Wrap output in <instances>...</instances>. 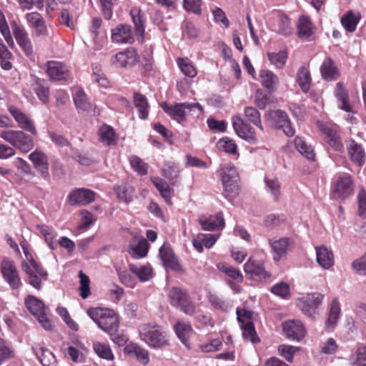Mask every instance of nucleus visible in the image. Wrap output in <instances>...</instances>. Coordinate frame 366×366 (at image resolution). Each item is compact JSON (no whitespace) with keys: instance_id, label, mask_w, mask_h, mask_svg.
I'll return each instance as SVG.
<instances>
[{"instance_id":"obj_31","label":"nucleus","mask_w":366,"mask_h":366,"mask_svg":"<svg viewBox=\"0 0 366 366\" xmlns=\"http://www.w3.org/2000/svg\"><path fill=\"white\" fill-rule=\"evenodd\" d=\"M174 332L180 341L189 347V340L193 333V330L189 323L179 320L174 326Z\"/></svg>"},{"instance_id":"obj_7","label":"nucleus","mask_w":366,"mask_h":366,"mask_svg":"<svg viewBox=\"0 0 366 366\" xmlns=\"http://www.w3.org/2000/svg\"><path fill=\"white\" fill-rule=\"evenodd\" d=\"M168 297L170 304L184 314L192 316L196 312V307L189 294L179 287H172Z\"/></svg>"},{"instance_id":"obj_33","label":"nucleus","mask_w":366,"mask_h":366,"mask_svg":"<svg viewBox=\"0 0 366 366\" xmlns=\"http://www.w3.org/2000/svg\"><path fill=\"white\" fill-rule=\"evenodd\" d=\"M31 86L40 101H41L44 104L49 102V87L46 85L44 80H42L36 76H33Z\"/></svg>"},{"instance_id":"obj_8","label":"nucleus","mask_w":366,"mask_h":366,"mask_svg":"<svg viewBox=\"0 0 366 366\" xmlns=\"http://www.w3.org/2000/svg\"><path fill=\"white\" fill-rule=\"evenodd\" d=\"M24 304L45 330H51L53 328L52 322L48 317L47 308L41 300L33 295H29L24 299Z\"/></svg>"},{"instance_id":"obj_9","label":"nucleus","mask_w":366,"mask_h":366,"mask_svg":"<svg viewBox=\"0 0 366 366\" xmlns=\"http://www.w3.org/2000/svg\"><path fill=\"white\" fill-rule=\"evenodd\" d=\"M236 313L237 320L241 325L243 338L253 344L259 342L260 341L259 338L257 337L254 324L252 322V312L245 309L237 308Z\"/></svg>"},{"instance_id":"obj_6","label":"nucleus","mask_w":366,"mask_h":366,"mask_svg":"<svg viewBox=\"0 0 366 366\" xmlns=\"http://www.w3.org/2000/svg\"><path fill=\"white\" fill-rule=\"evenodd\" d=\"M0 137L23 153L29 152L34 147L32 137L21 130H3Z\"/></svg>"},{"instance_id":"obj_34","label":"nucleus","mask_w":366,"mask_h":366,"mask_svg":"<svg viewBox=\"0 0 366 366\" xmlns=\"http://www.w3.org/2000/svg\"><path fill=\"white\" fill-rule=\"evenodd\" d=\"M295 146L297 150L307 159L315 161V153L312 145L308 144L304 138L296 137L294 140Z\"/></svg>"},{"instance_id":"obj_1","label":"nucleus","mask_w":366,"mask_h":366,"mask_svg":"<svg viewBox=\"0 0 366 366\" xmlns=\"http://www.w3.org/2000/svg\"><path fill=\"white\" fill-rule=\"evenodd\" d=\"M26 260L22 261V270L27 274L28 281L30 285L35 289L40 290L41 289V282L46 281L48 278V274L43 267L34 260L32 254L29 252L26 243H21Z\"/></svg>"},{"instance_id":"obj_12","label":"nucleus","mask_w":366,"mask_h":366,"mask_svg":"<svg viewBox=\"0 0 366 366\" xmlns=\"http://www.w3.org/2000/svg\"><path fill=\"white\" fill-rule=\"evenodd\" d=\"M232 127L235 133L242 139L250 144L257 142L254 128L247 123L239 115L232 117Z\"/></svg>"},{"instance_id":"obj_49","label":"nucleus","mask_w":366,"mask_h":366,"mask_svg":"<svg viewBox=\"0 0 366 366\" xmlns=\"http://www.w3.org/2000/svg\"><path fill=\"white\" fill-rule=\"evenodd\" d=\"M16 352L8 342L0 339V366L5 362L15 358Z\"/></svg>"},{"instance_id":"obj_25","label":"nucleus","mask_w":366,"mask_h":366,"mask_svg":"<svg viewBox=\"0 0 366 366\" xmlns=\"http://www.w3.org/2000/svg\"><path fill=\"white\" fill-rule=\"evenodd\" d=\"M159 256L164 267L176 271L181 269V266L169 244L164 243L159 248Z\"/></svg>"},{"instance_id":"obj_63","label":"nucleus","mask_w":366,"mask_h":366,"mask_svg":"<svg viewBox=\"0 0 366 366\" xmlns=\"http://www.w3.org/2000/svg\"><path fill=\"white\" fill-rule=\"evenodd\" d=\"M132 167L139 174L144 175L147 173L148 164L144 162L137 156H132L129 159Z\"/></svg>"},{"instance_id":"obj_27","label":"nucleus","mask_w":366,"mask_h":366,"mask_svg":"<svg viewBox=\"0 0 366 366\" xmlns=\"http://www.w3.org/2000/svg\"><path fill=\"white\" fill-rule=\"evenodd\" d=\"M112 40L117 44H131L134 37L128 25L121 24L112 30Z\"/></svg>"},{"instance_id":"obj_3","label":"nucleus","mask_w":366,"mask_h":366,"mask_svg":"<svg viewBox=\"0 0 366 366\" xmlns=\"http://www.w3.org/2000/svg\"><path fill=\"white\" fill-rule=\"evenodd\" d=\"M139 337L149 347L154 349L163 348L169 345L167 332L159 325L149 323L139 328Z\"/></svg>"},{"instance_id":"obj_21","label":"nucleus","mask_w":366,"mask_h":366,"mask_svg":"<svg viewBox=\"0 0 366 366\" xmlns=\"http://www.w3.org/2000/svg\"><path fill=\"white\" fill-rule=\"evenodd\" d=\"M353 191L352 181L350 175L340 176L334 186V196L344 199L348 197Z\"/></svg>"},{"instance_id":"obj_50","label":"nucleus","mask_w":366,"mask_h":366,"mask_svg":"<svg viewBox=\"0 0 366 366\" xmlns=\"http://www.w3.org/2000/svg\"><path fill=\"white\" fill-rule=\"evenodd\" d=\"M208 300L212 307L223 312H227L232 307L231 302L212 293L208 295Z\"/></svg>"},{"instance_id":"obj_2","label":"nucleus","mask_w":366,"mask_h":366,"mask_svg":"<svg viewBox=\"0 0 366 366\" xmlns=\"http://www.w3.org/2000/svg\"><path fill=\"white\" fill-rule=\"evenodd\" d=\"M86 313L100 329L110 336L117 332L119 321L114 310L108 308L92 307L87 310Z\"/></svg>"},{"instance_id":"obj_60","label":"nucleus","mask_w":366,"mask_h":366,"mask_svg":"<svg viewBox=\"0 0 366 366\" xmlns=\"http://www.w3.org/2000/svg\"><path fill=\"white\" fill-rule=\"evenodd\" d=\"M217 147L219 150L228 154H235L237 153V144L232 139L228 137L221 139L217 142Z\"/></svg>"},{"instance_id":"obj_29","label":"nucleus","mask_w":366,"mask_h":366,"mask_svg":"<svg viewBox=\"0 0 366 366\" xmlns=\"http://www.w3.org/2000/svg\"><path fill=\"white\" fill-rule=\"evenodd\" d=\"M315 250L319 265L325 269H330L335 263L333 252L324 245L316 247Z\"/></svg>"},{"instance_id":"obj_54","label":"nucleus","mask_w":366,"mask_h":366,"mask_svg":"<svg viewBox=\"0 0 366 366\" xmlns=\"http://www.w3.org/2000/svg\"><path fill=\"white\" fill-rule=\"evenodd\" d=\"M298 34L300 38H308L312 34V25L310 20L304 16L299 19Z\"/></svg>"},{"instance_id":"obj_42","label":"nucleus","mask_w":366,"mask_h":366,"mask_svg":"<svg viewBox=\"0 0 366 366\" xmlns=\"http://www.w3.org/2000/svg\"><path fill=\"white\" fill-rule=\"evenodd\" d=\"M270 245L275 254L274 259L277 261L285 255L290 247V239L288 238H282L278 240H270Z\"/></svg>"},{"instance_id":"obj_35","label":"nucleus","mask_w":366,"mask_h":366,"mask_svg":"<svg viewBox=\"0 0 366 366\" xmlns=\"http://www.w3.org/2000/svg\"><path fill=\"white\" fill-rule=\"evenodd\" d=\"M151 181L161 194L165 202L171 205L172 204V189L169 184L162 178L157 177H152Z\"/></svg>"},{"instance_id":"obj_36","label":"nucleus","mask_w":366,"mask_h":366,"mask_svg":"<svg viewBox=\"0 0 366 366\" xmlns=\"http://www.w3.org/2000/svg\"><path fill=\"white\" fill-rule=\"evenodd\" d=\"M334 94L339 102V108L345 112H350V105L348 102L349 97L343 83L338 82L336 84Z\"/></svg>"},{"instance_id":"obj_22","label":"nucleus","mask_w":366,"mask_h":366,"mask_svg":"<svg viewBox=\"0 0 366 366\" xmlns=\"http://www.w3.org/2000/svg\"><path fill=\"white\" fill-rule=\"evenodd\" d=\"M46 72L52 81L66 80L69 76L68 67L57 61H49L46 63Z\"/></svg>"},{"instance_id":"obj_37","label":"nucleus","mask_w":366,"mask_h":366,"mask_svg":"<svg viewBox=\"0 0 366 366\" xmlns=\"http://www.w3.org/2000/svg\"><path fill=\"white\" fill-rule=\"evenodd\" d=\"M124 350L128 354L134 355L138 361L143 365L147 364L149 361V352L136 343L129 344L125 347Z\"/></svg>"},{"instance_id":"obj_52","label":"nucleus","mask_w":366,"mask_h":366,"mask_svg":"<svg viewBox=\"0 0 366 366\" xmlns=\"http://www.w3.org/2000/svg\"><path fill=\"white\" fill-rule=\"evenodd\" d=\"M267 56L270 63L277 69L283 68L288 58L287 52L285 50L268 53Z\"/></svg>"},{"instance_id":"obj_45","label":"nucleus","mask_w":366,"mask_h":366,"mask_svg":"<svg viewBox=\"0 0 366 366\" xmlns=\"http://www.w3.org/2000/svg\"><path fill=\"white\" fill-rule=\"evenodd\" d=\"M74 101L79 110L89 112L92 109V104L88 101L86 94L81 89L76 90L74 95Z\"/></svg>"},{"instance_id":"obj_46","label":"nucleus","mask_w":366,"mask_h":366,"mask_svg":"<svg viewBox=\"0 0 366 366\" xmlns=\"http://www.w3.org/2000/svg\"><path fill=\"white\" fill-rule=\"evenodd\" d=\"M352 366H366V345H359L349 357Z\"/></svg>"},{"instance_id":"obj_5","label":"nucleus","mask_w":366,"mask_h":366,"mask_svg":"<svg viewBox=\"0 0 366 366\" xmlns=\"http://www.w3.org/2000/svg\"><path fill=\"white\" fill-rule=\"evenodd\" d=\"M161 106L164 112L178 123L185 121L187 113L193 117H199L202 113V107L199 103L169 104L164 102Z\"/></svg>"},{"instance_id":"obj_44","label":"nucleus","mask_w":366,"mask_h":366,"mask_svg":"<svg viewBox=\"0 0 366 366\" xmlns=\"http://www.w3.org/2000/svg\"><path fill=\"white\" fill-rule=\"evenodd\" d=\"M340 304L337 299H334L332 301L329 317L326 322L327 328L333 329L336 326L340 318Z\"/></svg>"},{"instance_id":"obj_57","label":"nucleus","mask_w":366,"mask_h":366,"mask_svg":"<svg viewBox=\"0 0 366 366\" xmlns=\"http://www.w3.org/2000/svg\"><path fill=\"white\" fill-rule=\"evenodd\" d=\"M244 115L246 118L260 130L263 131L264 128L261 122V117L259 111L252 107H247L244 109Z\"/></svg>"},{"instance_id":"obj_55","label":"nucleus","mask_w":366,"mask_h":366,"mask_svg":"<svg viewBox=\"0 0 366 366\" xmlns=\"http://www.w3.org/2000/svg\"><path fill=\"white\" fill-rule=\"evenodd\" d=\"M217 267L219 271L226 274L232 280L237 282H242L243 275L239 269L226 264H219Z\"/></svg>"},{"instance_id":"obj_64","label":"nucleus","mask_w":366,"mask_h":366,"mask_svg":"<svg viewBox=\"0 0 366 366\" xmlns=\"http://www.w3.org/2000/svg\"><path fill=\"white\" fill-rule=\"evenodd\" d=\"M358 202V215L363 218H366V189L364 187H360L357 194Z\"/></svg>"},{"instance_id":"obj_41","label":"nucleus","mask_w":366,"mask_h":366,"mask_svg":"<svg viewBox=\"0 0 366 366\" xmlns=\"http://www.w3.org/2000/svg\"><path fill=\"white\" fill-rule=\"evenodd\" d=\"M130 15L135 27L136 34L142 37L144 33L145 18L144 15L138 7L132 8L130 11Z\"/></svg>"},{"instance_id":"obj_16","label":"nucleus","mask_w":366,"mask_h":366,"mask_svg":"<svg viewBox=\"0 0 366 366\" xmlns=\"http://www.w3.org/2000/svg\"><path fill=\"white\" fill-rule=\"evenodd\" d=\"M35 169L44 179H49L48 157L42 151L36 149L29 155Z\"/></svg>"},{"instance_id":"obj_47","label":"nucleus","mask_w":366,"mask_h":366,"mask_svg":"<svg viewBox=\"0 0 366 366\" xmlns=\"http://www.w3.org/2000/svg\"><path fill=\"white\" fill-rule=\"evenodd\" d=\"M129 269L141 282H147L152 277V269L148 265L130 264Z\"/></svg>"},{"instance_id":"obj_58","label":"nucleus","mask_w":366,"mask_h":366,"mask_svg":"<svg viewBox=\"0 0 366 366\" xmlns=\"http://www.w3.org/2000/svg\"><path fill=\"white\" fill-rule=\"evenodd\" d=\"M93 349L96 354L101 358L107 360L114 359V355L110 347L107 345L97 342L93 344Z\"/></svg>"},{"instance_id":"obj_26","label":"nucleus","mask_w":366,"mask_h":366,"mask_svg":"<svg viewBox=\"0 0 366 366\" xmlns=\"http://www.w3.org/2000/svg\"><path fill=\"white\" fill-rule=\"evenodd\" d=\"M347 149L350 160L358 167L364 165L365 162V152L361 144L353 139L347 142Z\"/></svg>"},{"instance_id":"obj_10","label":"nucleus","mask_w":366,"mask_h":366,"mask_svg":"<svg viewBox=\"0 0 366 366\" xmlns=\"http://www.w3.org/2000/svg\"><path fill=\"white\" fill-rule=\"evenodd\" d=\"M25 19L31 28L34 29V34L38 38H52L54 32L46 24L42 16L38 12L28 13Z\"/></svg>"},{"instance_id":"obj_28","label":"nucleus","mask_w":366,"mask_h":366,"mask_svg":"<svg viewBox=\"0 0 366 366\" xmlns=\"http://www.w3.org/2000/svg\"><path fill=\"white\" fill-rule=\"evenodd\" d=\"M129 248L131 254L134 258H142L148 253L149 244L143 237L135 236L130 242Z\"/></svg>"},{"instance_id":"obj_13","label":"nucleus","mask_w":366,"mask_h":366,"mask_svg":"<svg viewBox=\"0 0 366 366\" xmlns=\"http://www.w3.org/2000/svg\"><path fill=\"white\" fill-rule=\"evenodd\" d=\"M324 295L319 292L309 293L299 300L298 305L302 312L310 317L316 313L317 309L322 304Z\"/></svg>"},{"instance_id":"obj_48","label":"nucleus","mask_w":366,"mask_h":366,"mask_svg":"<svg viewBox=\"0 0 366 366\" xmlns=\"http://www.w3.org/2000/svg\"><path fill=\"white\" fill-rule=\"evenodd\" d=\"M311 81L309 70L305 66L300 67L297 74V82L303 92L306 93L309 91Z\"/></svg>"},{"instance_id":"obj_53","label":"nucleus","mask_w":366,"mask_h":366,"mask_svg":"<svg viewBox=\"0 0 366 366\" xmlns=\"http://www.w3.org/2000/svg\"><path fill=\"white\" fill-rule=\"evenodd\" d=\"M278 32L282 35H289L292 33V28L290 18L283 13L277 14Z\"/></svg>"},{"instance_id":"obj_4","label":"nucleus","mask_w":366,"mask_h":366,"mask_svg":"<svg viewBox=\"0 0 366 366\" xmlns=\"http://www.w3.org/2000/svg\"><path fill=\"white\" fill-rule=\"evenodd\" d=\"M223 184V195L232 201L239 194V174L235 167L231 164L221 165L218 172Z\"/></svg>"},{"instance_id":"obj_40","label":"nucleus","mask_w":366,"mask_h":366,"mask_svg":"<svg viewBox=\"0 0 366 366\" xmlns=\"http://www.w3.org/2000/svg\"><path fill=\"white\" fill-rule=\"evenodd\" d=\"M181 169L179 164L175 162L165 163L162 169V175L174 184L179 179Z\"/></svg>"},{"instance_id":"obj_51","label":"nucleus","mask_w":366,"mask_h":366,"mask_svg":"<svg viewBox=\"0 0 366 366\" xmlns=\"http://www.w3.org/2000/svg\"><path fill=\"white\" fill-rule=\"evenodd\" d=\"M135 107L138 109L139 116L141 119H145L149 114V105L147 98L138 93L134 94Z\"/></svg>"},{"instance_id":"obj_56","label":"nucleus","mask_w":366,"mask_h":366,"mask_svg":"<svg viewBox=\"0 0 366 366\" xmlns=\"http://www.w3.org/2000/svg\"><path fill=\"white\" fill-rule=\"evenodd\" d=\"M177 63L182 72L189 76L194 77L197 75V70L192 61L188 59L178 58Z\"/></svg>"},{"instance_id":"obj_20","label":"nucleus","mask_w":366,"mask_h":366,"mask_svg":"<svg viewBox=\"0 0 366 366\" xmlns=\"http://www.w3.org/2000/svg\"><path fill=\"white\" fill-rule=\"evenodd\" d=\"M9 112L16 122L19 127L30 132L33 135L37 134L34 122L21 110L14 106H11L9 108Z\"/></svg>"},{"instance_id":"obj_38","label":"nucleus","mask_w":366,"mask_h":366,"mask_svg":"<svg viewBox=\"0 0 366 366\" xmlns=\"http://www.w3.org/2000/svg\"><path fill=\"white\" fill-rule=\"evenodd\" d=\"M36 357L43 366H57L56 357L48 349H33Z\"/></svg>"},{"instance_id":"obj_15","label":"nucleus","mask_w":366,"mask_h":366,"mask_svg":"<svg viewBox=\"0 0 366 366\" xmlns=\"http://www.w3.org/2000/svg\"><path fill=\"white\" fill-rule=\"evenodd\" d=\"M282 330L285 337L292 341L300 342L307 333L304 325L296 320H287L282 323Z\"/></svg>"},{"instance_id":"obj_61","label":"nucleus","mask_w":366,"mask_h":366,"mask_svg":"<svg viewBox=\"0 0 366 366\" xmlns=\"http://www.w3.org/2000/svg\"><path fill=\"white\" fill-rule=\"evenodd\" d=\"M115 192L118 197L125 202L132 201L133 189L127 184L122 183L114 187Z\"/></svg>"},{"instance_id":"obj_14","label":"nucleus","mask_w":366,"mask_h":366,"mask_svg":"<svg viewBox=\"0 0 366 366\" xmlns=\"http://www.w3.org/2000/svg\"><path fill=\"white\" fill-rule=\"evenodd\" d=\"M1 271L4 280L12 290L18 289L22 285L19 272L14 262L4 259L1 263Z\"/></svg>"},{"instance_id":"obj_23","label":"nucleus","mask_w":366,"mask_h":366,"mask_svg":"<svg viewBox=\"0 0 366 366\" xmlns=\"http://www.w3.org/2000/svg\"><path fill=\"white\" fill-rule=\"evenodd\" d=\"M244 270L246 274H249L253 280H265L270 277L260 262L249 257L244 265Z\"/></svg>"},{"instance_id":"obj_62","label":"nucleus","mask_w":366,"mask_h":366,"mask_svg":"<svg viewBox=\"0 0 366 366\" xmlns=\"http://www.w3.org/2000/svg\"><path fill=\"white\" fill-rule=\"evenodd\" d=\"M202 0H183L182 6L187 12L197 15L202 14Z\"/></svg>"},{"instance_id":"obj_43","label":"nucleus","mask_w":366,"mask_h":366,"mask_svg":"<svg viewBox=\"0 0 366 366\" xmlns=\"http://www.w3.org/2000/svg\"><path fill=\"white\" fill-rule=\"evenodd\" d=\"M99 140L107 146L114 145L117 143V136L113 128L108 125H103L99 130Z\"/></svg>"},{"instance_id":"obj_39","label":"nucleus","mask_w":366,"mask_h":366,"mask_svg":"<svg viewBox=\"0 0 366 366\" xmlns=\"http://www.w3.org/2000/svg\"><path fill=\"white\" fill-rule=\"evenodd\" d=\"M360 18V13H354L352 11H349L341 18V23L347 31L354 32Z\"/></svg>"},{"instance_id":"obj_24","label":"nucleus","mask_w":366,"mask_h":366,"mask_svg":"<svg viewBox=\"0 0 366 366\" xmlns=\"http://www.w3.org/2000/svg\"><path fill=\"white\" fill-rule=\"evenodd\" d=\"M199 222L202 229L206 231L221 230L225 225L222 212L215 215L201 216Z\"/></svg>"},{"instance_id":"obj_30","label":"nucleus","mask_w":366,"mask_h":366,"mask_svg":"<svg viewBox=\"0 0 366 366\" xmlns=\"http://www.w3.org/2000/svg\"><path fill=\"white\" fill-rule=\"evenodd\" d=\"M320 73L322 78L327 81H335L340 73L333 60L330 57H326L320 66Z\"/></svg>"},{"instance_id":"obj_59","label":"nucleus","mask_w":366,"mask_h":366,"mask_svg":"<svg viewBox=\"0 0 366 366\" xmlns=\"http://www.w3.org/2000/svg\"><path fill=\"white\" fill-rule=\"evenodd\" d=\"M265 188L275 200L278 199L280 194V184L276 178H264Z\"/></svg>"},{"instance_id":"obj_32","label":"nucleus","mask_w":366,"mask_h":366,"mask_svg":"<svg viewBox=\"0 0 366 366\" xmlns=\"http://www.w3.org/2000/svg\"><path fill=\"white\" fill-rule=\"evenodd\" d=\"M260 82L266 89L274 92L279 84L278 76L268 69H262L259 71Z\"/></svg>"},{"instance_id":"obj_18","label":"nucleus","mask_w":366,"mask_h":366,"mask_svg":"<svg viewBox=\"0 0 366 366\" xmlns=\"http://www.w3.org/2000/svg\"><path fill=\"white\" fill-rule=\"evenodd\" d=\"M71 205H86L94 201L95 192L85 188L76 189L69 194Z\"/></svg>"},{"instance_id":"obj_11","label":"nucleus","mask_w":366,"mask_h":366,"mask_svg":"<svg viewBox=\"0 0 366 366\" xmlns=\"http://www.w3.org/2000/svg\"><path fill=\"white\" fill-rule=\"evenodd\" d=\"M269 117L276 129L282 130L287 137L295 135V129L292 126L289 117L285 112L280 109L272 110L269 112Z\"/></svg>"},{"instance_id":"obj_17","label":"nucleus","mask_w":366,"mask_h":366,"mask_svg":"<svg viewBox=\"0 0 366 366\" xmlns=\"http://www.w3.org/2000/svg\"><path fill=\"white\" fill-rule=\"evenodd\" d=\"M11 28L17 44L25 54L27 56L32 54L34 52L33 46L26 30L23 26H19L16 22L11 24Z\"/></svg>"},{"instance_id":"obj_19","label":"nucleus","mask_w":366,"mask_h":366,"mask_svg":"<svg viewBox=\"0 0 366 366\" xmlns=\"http://www.w3.org/2000/svg\"><path fill=\"white\" fill-rule=\"evenodd\" d=\"M137 61L138 56L136 50L129 48L114 56L112 59V64L118 67H127L134 66Z\"/></svg>"}]
</instances>
